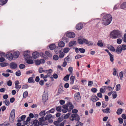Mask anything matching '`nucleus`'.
<instances>
[{
  "label": "nucleus",
  "instance_id": "obj_43",
  "mask_svg": "<svg viewBox=\"0 0 126 126\" xmlns=\"http://www.w3.org/2000/svg\"><path fill=\"white\" fill-rule=\"evenodd\" d=\"M56 109L57 111H59V112L61 111L62 109L61 106H59L57 107Z\"/></svg>",
  "mask_w": 126,
  "mask_h": 126
},
{
  "label": "nucleus",
  "instance_id": "obj_12",
  "mask_svg": "<svg viewBox=\"0 0 126 126\" xmlns=\"http://www.w3.org/2000/svg\"><path fill=\"white\" fill-rule=\"evenodd\" d=\"M39 55V53L37 51L34 52L32 53V56L34 59L37 58Z\"/></svg>",
  "mask_w": 126,
  "mask_h": 126
},
{
  "label": "nucleus",
  "instance_id": "obj_20",
  "mask_svg": "<svg viewBox=\"0 0 126 126\" xmlns=\"http://www.w3.org/2000/svg\"><path fill=\"white\" fill-rule=\"evenodd\" d=\"M62 49L61 50L60 49V48L57 47V48H56L54 51L56 54H58V53H60L62 52Z\"/></svg>",
  "mask_w": 126,
  "mask_h": 126
},
{
  "label": "nucleus",
  "instance_id": "obj_36",
  "mask_svg": "<svg viewBox=\"0 0 126 126\" xmlns=\"http://www.w3.org/2000/svg\"><path fill=\"white\" fill-rule=\"evenodd\" d=\"M45 54L47 56L50 58H51L52 57L51 54L47 51H46L45 52Z\"/></svg>",
  "mask_w": 126,
  "mask_h": 126
},
{
  "label": "nucleus",
  "instance_id": "obj_18",
  "mask_svg": "<svg viewBox=\"0 0 126 126\" xmlns=\"http://www.w3.org/2000/svg\"><path fill=\"white\" fill-rule=\"evenodd\" d=\"M122 50L121 46L119 45L117 47L116 51L117 54H120Z\"/></svg>",
  "mask_w": 126,
  "mask_h": 126
},
{
  "label": "nucleus",
  "instance_id": "obj_10",
  "mask_svg": "<svg viewBox=\"0 0 126 126\" xmlns=\"http://www.w3.org/2000/svg\"><path fill=\"white\" fill-rule=\"evenodd\" d=\"M10 67L12 69H15L16 68L17 66V65L15 63L12 62L11 63L9 64Z\"/></svg>",
  "mask_w": 126,
  "mask_h": 126
},
{
  "label": "nucleus",
  "instance_id": "obj_62",
  "mask_svg": "<svg viewBox=\"0 0 126 126\" xmlns=\"http://www.w3.org/2000/svg\"><path fill=\"white\" fill-rule=\"evenodd\" d=\"M68 71L70 73L72 72L73 69V67H70L68 68Z\"/></svg>",
  "mask_w": 126,
  "mask_h": 126
},
{
  "label": "nucleus",
  "instance_id": "obj_7",
  "mask_svg": "<svg viewBox=\"0 0 126 126\" xmlns=\"http://www.w3.org/2000/svg\"><path fill=\"white\" fill-rule=\"evenodd\" d=\"M75 36V33L72 32H70L67 33L66 34V36L69 38H74Z\"/></svg>",
  "mask_w": 126,
  "mask_h": 126
},
{
  "label": "nucleus",
  "instance_id": "obj_57",
  "mask_svg": "<svg viewBox=\"0 0 126 126\" xmlns=\"http://www.w3.org/2000/svg\"><path fill=\"white\" fill-rule=\"evenodd\" d=\"M26 117V116L25 115H22L21 116V117H20V118H21V120L22 121H24Z\"/></svg>",
  "mask_w": 126,
  "mask_h": 126
},
{
  "label": "nucleus",
  "instance_id": "obj_38",
  "mask_svg": "<svg viewBox=\"0 0 126 126\" xmlns=\"http://www.w3.org/2000/svg\"><path fill=\"white\" fill-rule=\"evenodd\" d=\"M64 61H65L66 62H68L69 61H71V59L69 57V56H68L64 59Z\"/></svg>",
  "mask_w": 126,
  "mask_h": 126
},
{
  "label": "nucleus",
  "instance_id": "obj_46",
  "mask_svg": "<svg viewBox=\"0 0 126 126\" xmlns=\"http://www.w3.org/2000/svg\"><path fill=\"white\" fill-rule=\"evenodd\" d=\"M59 57L58 55H54L53 57V59L54 60L56 61L58 60Z\"/></svg>",
  "mask_w": 126,
  "mask_h": 126
},
{
  "label": "nucleus",
  "instance_id": "obj_9",
  "mask_svg": "<svg viewBox=\"0 0 126 126\" xmlns=\"http://www.w3.org/2000/svg\"><path fill=\"white\" fill-rule=\"evenodd\" d=\"M83 28V25L81 23H80L77 24L76 27V29L79 30Z\"/></svg>",
  "mask_w": 126,
  "mask_h": 126
},
{
  "label": "nucleus",
  "instance_id": "obj_13",
  "mask_svg": "<svg viewBox=\"0 0 126 126\" xmlns=\"http://www.w3.org/2000/svg\"><path fill=\"white\" fill-rule=\"evenodd\" d=\"M72 116L76 118L75 120L79 121L80 120V118L77 113L73 114Z\"/></svg>",
  "mask_w": 126,
  "mask_h": 126
},
{
  "label": "nucleus",
  "instance_id": "obj_54",
  "mask_svg": "<svg viewBox=\"0 0 126 126\" xmlns=\"http://www.w3.org/2000/svg\"><path fill=\"white\" fill-rule=\"evenodd\" d=\"M7 85L9 86H10L12 85V82L11 80H9L7 82Z\"/></svg>",
  "mask_w": 126,
  "mask_h": 126
},
{
  "label": "nucleus",
  "instance_id": "obj_64",
  "mask_svg": "<svg viewBox=\"0 0 126 126\" xmlns=\"http://www.w3.org/2000/svg\"><path fill=\"white\" fill-rule=\"evenodd\" d=\"M97 96L99 98H101L102 97V95L101 93H99L97 94Z\"/></svg>",
  "mask_w": 126,
  "mask_h": 126
},
{
  "label": "nucleus",
  "instance_id": "obj_3",
  "mask_svg": "<svg viewBox=\"0 0 126 126\" xmlns=\"http://www.w3.org/2000/svg\"><path fill=\"white\" fill-rule=\"evenodd\" d=\"M15 111V110L14 109L12 110L11 111L9 118L10 122L11 123H13L14 122Z\"/></svg>",
  "mask_w": 126,
  "mask_h": 126
},
{
  "label": "nucleus",
  "instance_id": "obj_8",
  "mask_svg": "<svg viewBox=\"0 0 126 126\" xmlns=\"http://www.w3.org/2000/svg\"><path fill=\"white\" fill-rule=\"evenodd\" d=\"M75 98L77 101H79L80 99V96L79 92H78L75 94Z\"/></svg>",
  "mask_w": 126,
  "mask_h": 126
},
{
  "label": "nucleus",
  "instance_id": "obj_26",
  "mask_svg": "<svg viewBox=\"0 0 126 126\" xmlns=\"http://www.w3.org/2000/svg\"><path fill=\"white\" fill-rule=\"evenodd\" d=\"M63 86L62 85H60L59 86V88L58 89V91L59 93L60 94L63 91Z\"/></svg>",
  "mask_w": 126,
  "mask_h": 126
},
{
  "label": "nucleus",
  "instance_id": "obj_52",
  "mask_svg": "<svg viewBox=\"0 0 126 126\" xmlns=\"http://www.w3.org/2000/svg\"><path fill=\"white\" fill-rule=\"evenodd\" d=\"M79 50L82 53H84L85 52V50L83 48H80L79 49Z\"/></svg>",
  "mask_w": 126,
  "mask_h": 126
},
{
  "label": "nucleus",
  "instance_id": "obj_17",
  "mask_svg": "<svg viewBox=\"0 0 126 126\" xmlns=\"http://www.w3.org/2000/svg\"><path fill=\"white\" fill-rule=\"evenodd\" d=\"M107 47L111 51L114 52L115 51L114 47L110 45H107Z\"/></svg>",
  "mask_w": 126,
  "mask_h": 126
},
{
  "label": "nucleus",
  "instance_id": "obj_15",
  "mask_svg": "<svg viewBox=\"0 0 126 126\" xmlns=\"http://www.w3.org/2000/svg\"><path fill=\"white\" fill-rule=\"evenodd\" d=\"M19 51H15L14 52L13 55V58H17L19 57Z\"/></svg>",
  "mask_w": 126,
  "mask_h": 126
},
{
  "label": "nucleus",
  "instance_id": "obj_2",
  "mask_svg": "<svg viewBox=\"0 0 126 126\" xmlns=\"http://www.w3.org/2000/svg\"><path fill=\"white\" fill-rule=\"evenodd\" d=\"M122 32L118 30H115L112 31L110 34V37L114 39H116L121 37Z\"/></svg>",
  "mask_w": 126,
  "mask_h": 126
},
{
  "label": "nucleus",
  "instance_id": "obj_14",
  "mask_svg": "<svg viewBox=\"0 0 126 126\" xmlns=\"http://www.w3.org/2000/svg\"><path fill=\"white\" fill-rule=\"evenodd\" d=\"M84 42L87 45H89L92 46L93 44V43L91 41H88L87 39L83 38Z\"/></svg>",
  "mask_w": 126,
  "mask_h": 126
},
{
  "label": "nucleus",
  "instance_id": "obj_49",
  "mask_svg": "<svg viewBox=\"0 0 126 126\" xmlns=\"http://www.w3.org/2000/svg\"><path fill=\"white\" fill-rule=\"evenodd\" d=\"M28 93L27 91L24 92L23 94V97L24 98H25L28 96Z\"/></svg>",
  "mask_w": 126,
  "mask_h": 126
},
{
  "label": "nucleus",
  "instance_id": "obj_34",
  "mask_svg": "<svg viewBox=\"0 0 126 126\" xmlns=\"http://www.w3.org/2000/svg\"><path fill=\"white\" fill-rule=\"evenodd\" d=\"M70 49L68 47L64 48L63 49V52L64 53H68L70 50Z\"/></svg>",
  "mask_w": 126,
  "mask_h": 126
},
{
  "label": "nucleus",
  "instance_id": "obj_53",
  "mask_svg": "<svg viewBox=\"0 0 126 126\" xmlns=\"http://www.w3.org/2000/svg\"><path fill=\"white\" fill-rule=\"evenodd\" d=\"M25 67V65L23 64H21L19 65V68L21 69H23Z\"/></svg>",
  "mask_w": 126,
  "mask_h": 126
},
{
  "label": "nucleus",
  "instance_id": "obj_40",
  "mask_svg": "<svg viewBox=\"0 0 126 126\" xmlns=\"http://www.w3.org/2000/svg\"><path fill=\"white\" fill-rule=\"evenodd\" d=\"M99 99V98L97 97H96V98H94L93 97L91 98L92 100L94 102H96V101L98 100Z\"/></svg>",
  "mask_w": 126,
  "mask_h": 126
},
{
  "label": "nucleus",
  "instance_id": "obj_60",
  "mask_svg": "<svg viewBox=\"0 0 126 126\" xmlns=\"http://www.w3.org/2000/svg\"><path fill=\"white\" fill-rule=\"evenodd\" d=\"M118 120L119 121V123L120 124H122L123 122V120L121 118H119L118 119Z\"/></svg>",
  "mask_w": 126,
  "mask_h": 126
},
{
  "label": "nucleus",
  "instance_id": "obj_32",
  "mask_svg": "<svg viewBox=\"0 0 126 126\" xmlns=\"http://www.w3.org/2000/svg\"><path fill=\"white\" fill-rule=\"evenodd\" d=\"M123 110L122 109L119 108L117 110L116 113L118 115H120L122 113V111Z\"/></svg>",
  "mask_w": 126,
  "mask_h": 126
},
{
  "label": "nucleus",
  "instance_id": "obj_37",
  "mask_svg": "<svg viewBox=\"0 0 126 126\" xmlns=\"http://www.w3.org/2000/svg\"><path fill=\"white\" fill-rule=\"evenodd\" d=\"M3 103L7 106L9 105L10 104L9 101L8 99L5 100L3 101Z\"/></svg>",
  "mask_w": 126,
  "mask_h": 126
},
{
  "label": "nucleus",
  "instance_id": "obj_63",
  "mask_svg": "<svg viewBox=\"0 0 126 126\" xmlns=\"http://www.w3.org/2000/svg\"><path fill=\"white\" fill-rule=\"evenodd\" d=\"M93 84V81H89L88 82V86H91Z\"/></svg>",
  "mask_w": 126,
  "mask_h": 126
},
{
  "label": "nucleus",
  "instance_id": "obj_25",
  "mask_svg": "<svg viewBox=\"0 0 126 126\" xmlns=\"http://www.w3.org/2000/svg\"><path fill=\"white\" fill-rule=\"evenodd\" d=\"M58 45L59 47H62L64 46V43L62 41H60L58 43Z\"/></svg>",
  "mask_w": 126,
  "mask_h": 126
},
{
  "label": "nucleus",
  "instance_id": "obj_39",
  "mask_svg": "<svg viewBox=\"0 0 126 126\" xmlns=\"http://www.w3.org/2000/svg\"><path fill=\"white\" fill-rule=\"evenodd\" d=\"M121 86L120 84H117L116 87V90L117 91H118L120 89Z\"/></svg>",
  "mask_w": 126,
  "mask_h": 126
},
{
  "label": "nucleus",
  "instance_id": "obj_35",
  "mask_svg": "<svg viewBox=\"0 0 126 126\" xmlns=\"http://www.w3.org/2000/svg\"><path fill=\"white\" fill-rule=\"evenodd\" d=\"M70 75H67L63 78V80L65 81H67L69 80Z\"/></svg>",
  "mask_w": 126,
  "mask_h": 126
},
{
  "label": "nucleus",
  "instance_id": "obj_6",
  "mask_svg": "<svg viewBox=\"0 0 126 126\" xmlns=\"http://www.w3.org/2000/svg\"><path fill=\"white\" fill-rule=\"evenodd\" d=\"M32 123H29V125L32 126L33 124L34 125V126H39V121L38 122V120H35L33 121L32 122Z\"/></svg>",
  "mask_w": 126,
  "mask_h": 126
},
{
  "label": "nucleus",
  "instance_id": "obj_51",
  "mask_svg": "<svg viewBox=\"0 0 126 126\" xmlns=\"http://www.w3.org/2000/svg\"><path fill=\"white\" fill-rule=\"evenodd\" d=\"M122 50H125L126 49V45H122L121 47Z\"/></svg>",
  "mask_w": 126,
  "mask_h": 126
},
{
  "label": "nucleus",
  "instance_id": "obj_61",
  "mask_svg": "<svg viewBox=\"0 0 126 126\" xmlns=\"http://www.w3.org/2000/svg\"><path fill=\"white\" fill-rule=\"evenodd\" d=\"M3 124L5 126H8L10 125V124L7 122H5Z\"/></svg>",
  "mask_w": 126,
  "mask_h": 126
},
{
  "label": "nucleus",
  "instance_id": "obj_44",
  "mask_svg": "<svg viewBox=\"0 0 126 126\" xmlns=\"http://www.w3.org/2000/svg\"><path fill=\"white\" fill-rule=\"evenodd\" d=\"M64 118L63 116H62L59 118L58 119V120H57L58 121H59V122H61L63 120Z\"/></svg>",
  "mask_w": 126,
  "mask_h": 126
},
{
  "label": "nucleus",
  "instance_id": "obj_42",
  "mask_svg": "<svg viewBox=\"0 0 126 126\" xmlns=\"http://www.w3.org/2000/svg\"><path fill=\"white\" fill-rule=\"evenodd\" d=\"M109 55L110 56V61L111 62H112L114 61L113 55L111 54Z\"/></svg>",
  "mask_w": 126,
  "mask_h": 126
},
{
  "label": "nucleus",
  "instance_id": "obj_33",
  "mask_svg": "<svg viewBox=\"0 0 126 126\" xmlns=\"http://www.w3.org/2000/svg\"><path fill=\"white\" fill-rule=\"evenodd\" d=\"M121 7L123 9L126 8V2H124L122 3L121 6Z\"/></svg>",
  "mask_w": 126,
  "mask_h": 126
},
{
  "label": "nucleus",
  "instance_id": "obj_21",
  "mask_svg": "<svg viewBox=\"0 0 126 126\" xmlns=\"http://www.w3.org/2000/svg\"><path fill=\"white\" fill-rule=\"evenodd\" d=\"M46 114L47 113H45V110H42L40 112V116L41 117V118H43V117H44Z\"/></svg>",
  "mask_w": 126,
  "mask_h": 126
},
{
  "label": "nucleus",
  "instance_id": "obj_24",
  "mask_svg": "<svg viewBox=\"0 0 126 126\" xmlns=\"http://www.w3.org/2000/svg\"><path fill=\"white\" fill-rule=\"evenodd\" d=\"M8 1L7 0H0V4L3 5L6 4Z\"/></svg>",
  "mask_w": 126,
  "mask_h": 126
},
{
  "label": "nucleus",
  "instance_id": "obj_50",
  "mask_svg": "<svg viewBox=\"0 0 126 126\" xmlns=\"http://www.w3.org/2000/svg\"><path fill=\"white\" fill-rule=\"evenodd\" d=\"M113 94H112V96L113 98V99H115L116 98L117 96V94L116 93V91H113Z\"/></svg>",
  "mask_w": 126,
  "mask_h": 126
},
{
  "label": "nucleus",
  "instance_id": "obj_1",
  "mask_svg": "<svg viewBox=\"0 0 126 126\" xmlns=\"http://www.w3.org/2000/svg\"><path fill=\"white\" fill-rule=\"evenodd\" d=\"M112 20L111 16L109 14H106L103 17L102 23L105 25H108L110 24Z\"/></svg>",
  "mask_w": 126,
  "mask_h": 126
},
{
  "label": "nucleus",
  "instance_id": "obj_31",
  "mask_svg": "<svg viewBox=\"0 0 126 126\" xmlns=\"http://www.w3.org/2000/svg\"><path fill=\"white\" fill-rule=\"evenodd\" d=\"M28 82L30 83H34L35 81L32 77H30L28 79Z\"/></svg>",
  "mask_w": 126,
  "mask_h": 126
},
{
  "label": "nucleus",
  "instance_id": "obj_23",
  "mask_svg": "<svg viewBox=\"0 0 126 126\" xmlns=\"http://www.w3.org/2000/svg\"><path fill=\"white\" fill-rule=\"evenodd\" d=\"M97 45L100 47H102L103 46V44L102 40H99L97 44Z\"/></svg>",
  "mask_w": 126,
  "mask_h": 126
},
{
  "label": "nucleus",
  "instance_id": "obj_55",
  "mask_svg": "<svg viewBox=\"0 0 126 126\" xmlns=\"http://www.w3.org/2000/svg\"><path fill=\"white\" fill-rule=\"evenodd\" d=\"M122 41L121 39L118 38L117 40V43L119 44H120L121 43Z\"/></svg>",
  "mask_w": 126,
  "mask_h": 126
},
{
  "label": "nucleus",
  "instance_id": "obj_59",
  "mask_svg": "<svg viewBox=\"0 0 126 126\" xmlns=\"http://www.w3.org/2000/svg\"><path fill=\"white\" fill-rule=\"evenodd\" d=\"M70 115V114L68 113L64 116V119H67Z\"/></svg>",
  "mask_w": 126,
  "mask_h": 126
},
{
  "label": "nucleus",
  "instance_id": "obj_16",
  "mask_svg": "<svg viewBox=\"0 0 126 126\" xmlns=\"http://www.w3.org/2000/svg\"><path fill=\"white\" fill-rule=\"evenodd\" d=\"M77 42L75 41H70L69 44V46L70 47H71L73 46H75L76 45Z\"/></svg>",
  "mask_w": 126,
  "mask_h": 126
},
{
  "label": "nucleus",
  "instance_id": "obj_22",
  "mask_svg": "<svg viewBox=\"0 0 126 126\" xmlns=\"http://www.w3.org/2000/svg\"><path fill=\"white\" fill-rule=\"evenodd\" d=\"M56 47V45L54 44H51L49 46V48L51 50L55 49Z\"/></svg>",
  "mask_w": 126,
  "mask_h": 126
},
{
  "label": "nucleus",
  "instance_id": "obj_27",
  "mask_svg": "<svg viewBox=\"0 0 126 126\" xmlns=\"http://www.w3.org/2000/svg\"><path fill=\"white\" fill-rule=\"evenodd\" d=\"M67 37L64 36L62 38V40L66 43H67L69 41L68 38Z\"/></svg>",
  "mask_w": 126,
  "mask_h": 126
},
{
  "label": "nucleus",
  "instance_id": "obj_19",
  "mask_svg": "<svg viewBox=\"0 0 126 126\" xmlns=\"http://www.w3.org/2000/svg\"><path fill=\"white\" fill-rule=\"evenodd\" d=\"M30 53H29V52L28 51H26L24 52L23 54V55L24 57H27V58H31L32 57H30L29 56V54Z\"/></svg>",
  "mask_w": 126,
  "mask_h": 126
},
{
  "label": "nucleus",
  "instance_id": "obj_5",
  "mask_svg": "<svg viewBox=\"0 0 126 126\" xmlns=\"http://www.w3.org/2000/svg\"><path fill=\"white\" fill-rule=\"evenodd\" d=\"M48 99V94L47 93H46L45 92H44L42 97V100L43 102L44 103L46 102Z\"/></svg>",
  "mask_w": 126,
  "mask_h": 126
},
{
  "label": "nucleus",
  "instance_id": "obj_47",
  "mask_svg": "<svg viewBox=\"0 0 126 126\" xmlns=\"http://www.w3.org/2000/svg\"><path fill=\"white\" fill-rule=\"evenodd\" d=\"M16 74L17 76H19L21 75V72L20 70L17 71L16 73Z\"/></svg>",
  "mask_w": 126,
  "mask_h": 126
},
{
  "label": "nucleus",
  "instance_id": "obj_41",
  "mask_svg": "<svg viewBox=\"0 0 126 126\" xmlns=\"http://www.w3.org/2000/svg\"><path fill=\"white\" fill-rule=\"evenodd\" d=\"M26 62L28 64H32L33 63V61L32 60L30 59L27 60Z\"/></svg>",
  "mask_w": 126,
  "mask_h": 126
},
{
  "label": "nucleus",
  "instance_id": "obj_45",
  "mask_svg": "<svg viewBox=\"0 0 126 126\" xmlns=\"http://www.w3.org/2000/svg\"><path fill=\"white\" fill-rule=\"evenodd\" d=\"M55 111V109L54 108H53L51 109L50 110L46 112L47 113H53Z\"/></svg>",
  "mask_w": 126,
  "mask_h": 126
},
{
  "label": "nucleus",
  "instance_id": "obj_4",
  "mask_svg": "<svg viewBox=\"0 0 126 126\" xmlns=\"http://www.w3.org/2000/svg\"><path fill=\"white\" fill-rule=\"evenodd\" d=\"M52 116V115L49 114L47 115L45 117H43V118H40V125L41 124L42 122L46 120H48L51 118Z\"/></svg>",
  "mask_w": 126,
  "mask_h": 126
},
{
  "label": "nucleus",
  "instance_id": "obj_58",
  "mask_svg": "<svg viewBox=\"0 0 126 126\" xmlns=\"http://www.w3.org/2000/svg\"><path fill=\"white\" fill-rule=\"evenodd\" d=\"M10 75V74L9 73L5 74L4 73H2V75L5 77H7L9 76Z\"/></svg>",
  "mask_w": 126,
  "mask_h": 126
},
{
  "label": "nucleus",
  "instance_id": "obj_30",
  "mask_svg": "<svg viewBox=\"0 0 126 126\" xmlns=\"http://www.w3.org/2000/svg\"><path fill=\"white\" fill-rule=\"evenodd\" d=\"M75 79V77L73 76H71L70 77V84H73L74 83V81Z\"/></svg>",
  "mask_w": 126,
  "mask_h": 126
},
{
  "label": "nucleus",
  "instance_id": "obj_29",
  "mask_svg": "<svg viewBox=\"0 0 126 126\" xmlns=\"http://www.w3.org/2000/svg\"><path fill=\"white\" fill-rule=\"evenodd\" d=\"M78 43L82 45L84 43L83 38L81 39H79L78 40Z\"/></svg>",
  "mask_w": 126,
  "mask_h": 126
},
{
  "label": "nucleus",
  "instance_id": "obj_28",
  "mask_svg": "<svg viewBox=\"0 0 126 126\" xmlns=\"http://www.w3.org/2000/svg\"><path fill=\"white\" fill-rule=\"evenodd\" d=\"M102 111L104 113H110V110L109 108H107L105 110H103Z\"/></svg>",
  "mask_w": 126,
  "mask_h": 126
},
{
  "label": "nucleus",
  "instance_id": "obj_11",
  "mask_svg": "<svg viewBox=\"0 0 126 126\" xmlns=\"http://www.w3.org/2000/svg\"><path fill=\"white\" fill-rule=\"evenodd\" d=\"M6 57L9 60H12L13 58V55L10 52H7L6 54Z\"/></svg>",
  "mask_w": 126,
  "mask_h": 126
},
{
  "label": "nucleus",
  "instance_id": "obj_56",
  "mask_svg": "<svg viewBox=\"0 0 126 126\" xmlns=\"http://www.w3.org/2000/svg\"><path fill=\"white\" fill-rule=\"evenodd\" d=\"M60 122H59L58 120L55 121L53 123L55 126H59V124Z\"/></svg>",
  "mask_w": 126,
  "mask_h": 126
},
{
  "label": "nucleus",
  "instance_id": "obj_48",
  "mask_svg": "<svg viewBox=\"0 0 126 126\" xmlns=\"http://www.w3.org/2000/svg\"><path fill=\"white\" fill-rule=\"evenodd\" d=\"M59 53L60 54L59 55V57L60 58H63L64 55V53L63 52H61V53Z\"/></svg>",
  "mask_w": 126,
  "mask_h": 126
}]
</instances>
